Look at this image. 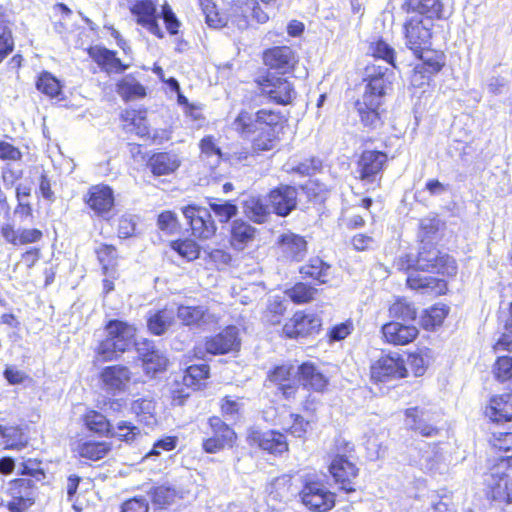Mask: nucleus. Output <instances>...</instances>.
Instances as JSON below:
<instances>
[{"label": "nucleus", "mask_w": 512, "mask_h": 512, "mask_svg": "<svg viewBox=\"0 0 512 512\" xmlns=\"http://www.w3.org/2000/svg\"><path fill=\"white\" fill-rule=\"evenodd\" d=\"M399 270L407 272L406 283L409 288L424 294H444L447 285L443 279L422 276L420 272L453 276L457 272L455 260L439 251L433 244H421L417 255L406 254L397 261Z\"/></svg>", "instance_id": "1"}, {"label": "nucleus", "mask_w": 512, "mask_h": 512, "mask_svg": "<svg viewBox=\"0 0 512 512\" xmlns=\"http://www.w3.org/2000/svg\"><path fill=\"white\" fill-rule=\"evenodd\" d=\"M367 77L369 79L365 91L361 98L356 100L354 106L361 124L374 130L383 124L381 106L389 82L382 70L375 74L368 73Z\"/></svg>", "instance_id": "2"}, {"label": "nucleus", "mask_w": 512, "mask_h": 512, "mask_svg": "<svg viewBox=\"0 0 512 512\" xmlns=\"http://www.w3.org/2000/svg\"><path fill=\"white\" fill-rule=\"evenodd\" d=\"M107 336L96 348L102 361L116 360L135 344L136 329L120 320H110L105 327Z\"/></svg>", "instance_id": "3"}, {"label": "nucleus", "mask_w": 512, "mask_h": 512, "mask_svg": "<svg viewBox=\"0 0 512 512\" xmlns=\"http://www.w3.org/2000/svg\"><path fill=\"white\" fill-rule=\"evenodd\" d=\"M512 457L501 458L485 479L486 496L498 506L512 504V478L504 469L511 465Z\"/></svg>", "instance_id": "4"}, {"label": "nucleus", "mask_w": 512, "mask_h": 512, "mask_svg": "<svg viewBox=\"0 0 512 512\" xmlns=\"http://www.w3.org/2000/svg\"><path fill=\"white\" fill-rule=\"evenodd\" d=\"M302 503L310 510L328 511L335 505V495L319 480H307L300 492Z\"/></svg>", "instance_id": "5"}, {"label": "nucleus", "mask_w": 512, "mask_h": 512, "mask_svg": "<svg viewBox=\"0 0 512 512\" xmlns=\"http://www.w3.org/2000/svg\"><path fill=\"white\" fill-rule=\"evenodd\" d=\"M432 19L411 17L404 24L405 44L413 54L421 53L430 46Z\"/></svg>", "instance_id": "6"}, {"label": "nucleus", "mask_w": 512, "mask_h": 512, "mask_svg": "<svg viewBox=\"0 0 512 512\" xmlns=\"http://www.w3.org/2000/svg\"><path fill=\"white\" fill-rule=\"evenodd\" d=\"M9 500L6 507L10 512H25L35 502V486L31 479L19 478L9 482Z\"/></svg>", "instance_id": "7"}, {"label": "nucleus", "mask_w": 512, "mask_h": 512, "mask_svg": "<svg viewBox=\"0 0 512 512\" xmlns=\"http://www.w3.org/2000/svg\"><path fill=\"white\" fill-rule=\"evenodd\" d=\"M258 84L263 94L280 105L291 103L296 96L294 86L287 77L268 73L258 80Z\"/></svg>", "instance_id": "8"}, {"label": "nucleus", "mask_w": 512, "mask_h": 512, "mask_svg": "<svg viewBox=\"0 0 512 512\" xmlns=\"http://www.w3.org/2000/svg\"><path fill=\"white\" fill-rule=\"evenodd\" d=\"M387 160V154L384 152L364 150L357 163L360 180L365 184L379 185Z\"/></svg>", "instance_id": "9"}, {"label": "nucleus", "mask_w": 512, "mask_h": 512, "mask_svg": "<svg viewBox=\"0 0 512 512\" xmlns=\"http://www.w3.org/2000/svg\"><path fill=\"white\" fill-rule=\"evenodd\" d=\"M329 472L339 488L346 493L355 492L359 469L348 456L337 454L329 465Z\"/></svg>", "instance_id": "10"}, {"label": "nucleus", "mask_w": 512, "mask_h": 512, "mask_svg": "<svg viewBox=\"0 0 512 512\" xmlns=\"http://www.w3.org/2000/svg\"><path fill=\"white\" fill-rule=\"evenodd\" d=\"M182 212L194 236L209 239L216 233L217 227L207 208L188 205L182 209Z\"/></svg>", "instance_id": "11"}, {"label": "nucleus", "mask_w": 512, "mask_h": 512, "mask_svg": "<svg viewBox=\"0 0 512 512\" xmlns=\"http://www.w3.org/2000/svg\"><path fill=\"white\" fill-rule=\"evenodd\" d=\"M406 375L404 360L398 355L383 356L371 366V377L378 382L401 379Z\"/></svg>", "instance_id": "12"}, {"label": "nucleus", "mask_w": 512, "mask_h": 512, "mask_svg": "<svg viewBox=\"0 0 512 512\" xmlns=\"http://www.w3.org/2000/svg\"><path fill=\"white\" fill-rule=\"evenodd\" d=\"M248 441L251 445H256L274 455H281L288 451L286 436L275 430L251 429L248 434Z\"/></svg>", "instance_id": "13"}, {"label": "nucleus", "mask_w": 512, "mask_h": 512, "mask_svg": "<svg viewBox=\"0 0 512 512\" xmlns=\"http://www.w3.org/2000/svg\"><path fill=\"white\" fill-rule=\"evenodd\" d=\"M250 19L263 24L269 20V14L262 9L257 0H237V7L231 18L232 24L240 30H245L249 26Z\"/></svg>", "instance_id": "14"}, {"label": "nucleus", "mask_w": 512, "mask_h": 512, "mask_svg": "<svg viewBox=\"0 0 512 512\" xmlns=\"http://www.w3.org/2000/svg\"><path fill=\"white\" fill-rule=\"evenodd\" d=\"M321 324V319L317 315L297 312L284 325L283 333L289 338L306 337L317 333Z\"/></svg>", "instance_id": "15"}, {"label": "nucleus", "mask_w": 512, "mask_h": 512, "mask_svg": "<svg viewBox=\"0 0 512 512\" xmlns=\"http://www.w3.org/2000/svg\"><path fill=\"white\" fill-rule=\"evenodd\" d=\"M85 201L99 217L106 220L112 217L111 211L114 207V194L109 186H92L88 191Z\"/></svg>", "instance_id": "16"}, {"label": "nucleus", "mask_w": 512, "mask_h": 512, "mask_svg": "<svg viewBox=\"0 0 512 512\" xmlns=\"http://www.w3.org/2000/svg\"><path fill=\"white\" fill-rule=\"evenodd\" d=\"M405 415L406 425L421 435L433 437L439 433V429L435 426V413L424 408L412 407L405 411Z\"/></svg>", "instance_id": "17"}, {"label": "nucleus", "mask_w": 512, "mask_h": 512, "mask_svg": "<svg viewBox=\"0 0 512 512\" xmlns=\"http://www.w3.org/2000/svg\"><path fill=\"white\" fill-rule=\"evenodd\" d=\"M297 190L290 185H280L268 194L273 212L281 217L288 216L297 206Z\"/></svg>", "instance_id": "18"}, {"label": "nucleus", "mask_w": 512, "mask_h": 512, "mask_svg": "<svg viewBox=\"0 0 512 512\" xmlns=\"http://www.w3.org/2000/svg\"><path fill=\"white\" fill-rule=\"evenodd\" d=\"M240 347L238 328L228 326L219 334L210 337L205 342V349L213 355L237 351Z\"/></svg>", "instance_id": "19"}, {"label": "nucleus", "mask_w": 512, "mask_h": 512, "mask_svg": "<svg viewBox=\"0 0 512 512\" xmlns=\"http://www.w3.org/2000/svg\"><path fill=\"white\" fill-rule=\"evenodd\" d=\"M264 64L269 68L285 74L291 71L297 62L295 52L288 46H277L263 53Z\"/></svg>", "instance_id": "20"}, {"label": "nucleus", "mask_w": 512, "mask_h": 512, "mask_svg": "<svg viewBox=\"0 0 512 512\" xmlns=\"http://www.w3.org/2000/svg\"><path fill=\"white\" fill-rule=\"evenodd\" d=\"M297 373V368L292 365H280L274 368L268 375V379L270 382L274 383L278 386V390H280L283 396L286 399H290L294 397L297 391V381L295 379V375Z\"/></svg>", "instance_id": "21"}, {"label": "nucleus", "mask_w": 512, "mask_h": 512, "mask_svg": "<svg viewBox=\"0 0 512 512\" xmlns=\"http://www.w3.org/2000/svg\"><path fill=\"white\" fill-rule=\"evenodd\" d=\"M414 55L421 59L422 63L414 68L411 83L413 86L419 87L424 85L425 81H418V76L421 73H428L430 76L438 73L442 69L444 61L442 54L430 50L429 47L422 50L421 53H414Z\"/></svg>", "instance_id": "22"}, {"label": "nucleus", "mask_w": 512, "mask_h": 512, "mask_svg": "<svg viewBox=\"0 0 512 512\" xmlns=\"http://www.w3.org/2000/svg\"><path fill=\"white\" fill-rule=\"evenodd\" d=\"M279 249L286 259L302 261L307 255V241L303 236L286 232L278 238Z\"/></svg>", "instance_id": "23"}, {"label": "nucleus", "mask_w": 512, "mask_h": 512, "mask_svg": "<svg viewBox=\"0 0 512 512\" xmlns=\"http://www.w3.org/2000/svg\"><path fill=\"white\" fill-rule=\"evenodd\" d=\"M104 388L111 393L123 391L131 380L128 367L112 365L105 367L100 374Z\"/></svg>", "instance_id": "24"}, {"label": "nucleus", "mask_w": 512, "mask_h": 512, "mask_svg": "<svg viewBox=\"0 0 512 512\" xmlns=\"http://www.w3.org/2000/svg\"><path fill=\"white\" fill-rule=\"evenodd\" d=\"M137 17V23L146 28L151 34L163 38L164 34L157 22L156 7L151 1H138L131 8Z\"/></svg>", "instance_id": "25"}, {"label": "nucleus", "mask_w": 512, "mask_h": 512, "mask_svg": "<svg viewBox=\"0 0 512 512\" xmlns=\"http://www.w3.org/2000/svg\"><path fill=\"white\" fill-rule=\"evenodd\" d=\"M209 425L211 428H217L218 432H226L222 434V439L209 437L203 442V449L207 453H217L226 446H232L236 439V434L232 428L223 422L219 417H211L209 419Z\"/></svg>", "instance_id": "26"}, {"label": "nucleus", "mask_w": 512, "mask_h": 512, "mask_svg": "<svg viewBox=\"0 0 512 512\" xmlns=\"http://www.w3.org/2000/svg\"><path fill=\"white\" fill-rule=\"evenodd\" d=\"M382 333L387 342L394 345H406L417 337L418 329L414 325L393 321L382 327Z\"/></svg>", "instance_id": "27"}, {"label": "nucleus", "mask_w": 512, "mask_h": 512, "mask_svg": "<svg viewBox=\"0 0 512 512\" xmlns=\"http://www.w3.org/2000/svg\"><path fill=\"white\" fill-rule=\"evenodd\" d=\"M88 54L108 74L122 73L128 68V65L123 64L116 56V52L105 47H90Z\"/></svg>", "instance_id": "28"}, {"label": "nucleus", "mask_w": 512, "mask_h": 512, "mask_svg": "<svg viewBox=\"0 0 512 512\" xmlns=\"http://www.w3.org/2000/svg\"><path fill=\"white\" fill-rule=\"evenodd\" d=\"M112 449V444L108 441H97L92 439H80L77 441L74 452L79 457L91 461H98L106 457Z\"/></svg>", "instance_id": "29"}, {"label": "nucleus", "mask_w": 512, "mask_h": 512, "mask_svg": "<svg viewBox=\"0 0 512 512\" xmlns=\"http://www.w3.org/2000/svg\"><path fill=\"white\" fill-rule=\"evenodd\" d=\"M177 317L184 325L187 326H200L202 324H211L216 321V317L204 306L180 305L177 309Z\"/></svg>", "instance_id": "30"}, {"label": "nucleus", "mask_w": 512, "mask_h": 512, "mask_svg": "<svg viewBox=\"0 0 512 512\" xmlns=\"http://www.w3.org/2000/svg\"><path fill=\"white\" fill-rule=\"evenodd\" d=\"M485 414L493 422L501 423L512 421V394L492 397Z\"/></svg>", "instance_id": "31"}, {"label": "nucleus", "mask_w": 512, "mask_h": 512, "mask_svg": "<svg viewBox=\"0 0 512 512\" xmlns=\"http://www.w3.org/2000/svg\"><path fill=\"white\" fill-rule=\"evenodd\" d=\"M230 232L232 247L241 251L254 240L256 228L242 219H236L232 222Z\"/></svg>", "instance_id": "32"}, {"label": "nucleus", "mask_w": 512, "mask_h": 512, "mask_svg": "<svg viewBox=\"0 0 512 512\" xmlns=\"http://www.w3.org/2000/svg\"><path fill=\"white\" fill-rule=\"evenodd\" d=\"M299 375L298 381L305 388H310L315 391H323L327 386V378L311 363H303L297 367Z\"/></svg>", "instance_id": "33"}, {"label": "nucleus", "mask_w": 512, "mask_h": 512, "mask_svg": "<svg viewBox=\"0 0 512 512\" xmlns=\"http://www.w3.org/2000/svg\"><path fill=\"white\" fill-rule=\"evenodd\" d=\"M402 7L408 13L416 12L418 16L427 19L442 18L443 6L440 0H407Z\"/></svg>", "instance_id": "34"}, {"label": "nucleus", "mask_w": 512, "mask_h": 512, "mask_svg": "<svg viewBox=\"0 0 512 512\" xmlns=\"http://www.w3.org/2000/svg\"><path fill=\"white\" fill-rule=\"evenodd\" d=\"M148 166L156 176L168 175L179 168L180 160L176 154L161 152L154 154L149 159Z\"/></svg>", "instance_id": "35"}, {"label": "nucleus", "mask_w": 512, "mask_h": 512, "mask_svg": "<svg viewBox=\"0 0 512 512\" xmlns=\"http://www.w3.org/2000/svg\"><path fill=\"white\" fill-rule=\"evenodd\" d=\"M175 312L172 309H161L149 312L147 317L148 330L154 335H163L174 324Z\"/></svg>", "instance_id": "36"}, {"label": "nucleus", "mask_w": 512, "mask_h": 512, "mask_svg": "<svg viewBox=\"0 0 512 512\" xmlns=\"http://www.w3.org/2000/svg\"><path fill=\"white\" fill-rule=\"evenodd\" d=\"M252 138L251 149L254 153H261L273 150L278 142L279 135L273 132V129H264L262 126L255 127Z\"/></svg>", "instance_id": "37"}, {"label": "nucleus", "mask_w": 512, "mask_h": 512, "mask_svg": "<svg viewBox=\"0 0 512 512\" xmlns=\"http://www.w3.org/2000/svg\"><path fill=\"white\" fill-rule=\"evenodd\" d=\"M116 91L125 101L143 98L146 95L145 87L132 75H126L116 85Z\"/></svg>", "instance_id": "38"}, {"label": "nucleus", "mask_w": 512, "mask_h": 512, "mask_svg": "<svg viewBox=\"0 0 512 512\" xmlns=\"http://www.w3.org/2000/svg\"><path fill=\"white\" fill-rule=\"evenodd\" d=\"M245 215L257 224L264 223L269 216V208L263 200L256 196H249L243 203Z\"/></svg>", "instance_id": "39"}, {"label": "nucleus", "mask_w": 512, "mask_h": 512, "mask_svg": "<svg viewBox=\"0 0 512 512\" xmlns=\"http://www.w3.org/2000/svg\"><path fill=\"white\" fill-rule=\"evenodd\" d=\"M269 496L275 501H286L294 495L295 490L292 488V477L290 475H282L275 478L267 488Z\"/></svg>", "instance_id": "40"}, {"label": "nucleus", "mask_w": 512, "mask_h": 512, "mask_svg": "<svg viewBox=\"0 0 512 512\" xmlns=\"http://www.w3.org/2000/svg\"><path fill=\"white\" fill-rule=\"evenodd\" d=\"M331 266L322 259L315 257L309 263L302 266L300 273L317 280L319 283H326L330 275Z\"/></svg>", "instance_id": "41"}, {"label": "nucleus", "mask_w": 512, "mask_h": 512, "mask_svg": "<svg viewBox=\"0 0 512 512\" xmlns=\"http://www.w3.org/2000/svg\"><path fill=\"white\" fill-rule=\"evenodd\" d=\"M131 411L136 415L138 421L146 426L156 424L155 404L149 399H137L131 404Z\"/></svg>", "instance_id": "42"}, {"label": "nucleus", "mask_w": 512, "mask_h": 512, "mask_svg": "<svg viewBox=\"0 0 512 512\" xmlns=\"http://www.w3.org/2000/svg\"><path fill=\"white\" fill-rule=\"evenodd\" d=\"M200 149H201V159L205 161L211 169L217 167L222 158V152L220 148L216 145L215 139L213 136H205L200 141Z\"/></svg>", "instance_id": "43"}, {"label": "nucleus", "mask_w": 512, "mask_h": 512, "mask_svg": "<svg viewBox=\"0 0 512 512\" xmlns=\"http://www.w3.org/2000/svg\"><path fill=\"white\" fill-rule=\"evenodd\" d=\"M209 376V366L206 364L191 365L186 368L182 381L187 388L199 389L202 382Z\"/></svg>", "instance_id": "44"}, {"label": "nucleus", "mask_w": 512, "mask_h": 512, "mask_svg": "<svg viewBox=\"0 0 512 512\" xmlns=\"http://www.w3.org/2000/svg\"><path fill=\"white\" fill-rule=\"evenodd\" d=\"M0 436L4 439L5 448L8 449H21L28 442L20 427L0 425Z\"/></svg>", "instance_id": "45"}, {"label": "nucleus", "mask_w": 512, "mask_h": 512, "mask_svg": "<svg viewBox=\"0 0 512 512\" xmlns=\"http://www.w3.org/2000/svg\"><path fill=\"white\" fill-rule=\"evenodd\" d=\"M208 204L220 223H227L238 213V207L231 201L211 199Z\"/></svg>", "instance_id": "46"}, {"label": "nucleus", "mask_w": 512, "mask_h": 512, "mask_svg": "<svg viewBox=\"0 0 512 512\" xmlns=\"http://www.w3.org/2000/svg\"><path fill=\"white\" fill-rule=\"evenodd\" d=\"M14 49V39L10 21L0 14V63Z\"/></svg>", "instance_id": "47"}, {"label": "nucleus", "mask_w": 512, "mask_h": 512, "mask_svg": "<svg viewBox=\"0 0 512 512\" xmlns=\"http://www.w3.org/2000/svg\"><path fill=\"white\" fill-rule=\"evenodd\" d=\"M281 121V114L272 110L261 109L255 115V127L262 126L267 130L273 129V132L278 135L282 129Z\"/></svg>", "instance_id": "48"}, {"label": "nucleus", "mask_w": 512, "mask_h": 512, "mask_svg": "<svg viewBox=\"0 0 512 512\" xmlns=\"http://www.w3.org/2000/svg\"><path fill=\"white\" fill-rule=\"evenodd\" d=\"M148 494L151 497L152 503L158 508H165L171 505L177 497L176 489L165 485L151 488Z\"/></svg>", "instance_id": "49"}, {"label": "nucleus", "mask_w": 512, "mask_h": 512, "mask_svg": "<svg viewBox=\"0 0 512 512\" xmlns=\"http://www.w3.org/2000/svg\"><path fill=\"white\" fill-rule=\"evenodd\" d=\"M84 420L86 427L94 433L108 435L111 432L110 422L103 414L97 411L87 413Z\"/></svg>", "instance_id": "50"}, {"label": "nucleus", "mask_w": 512, "mask_h": 512, "mask_svg": "<svg viewBox=\"0 0 512 512\" xmlns=\"http://www.w3.org/2000/svg\"><path fill=\"white\" fill-rule=\"evenodd\" d=\"M449 308L444 304H436L425 311L422 317L423 326L426 329H434L440 326L448 314Z\"/></svg>", "instance_id": "51"}, {"label": "nucleus", "mask_w": 512, "mask_h": 512, "mask_svg": "<svg viewBox=\"0 0 512 512\" xmlns=\"http://www.w3.org/2000/svg\"><path fill=\"white\" fill-rule=\"evenodd\" d=\"M171 248L176 251L179 256L188 261L195 260L199 257L200 248L192 239H180L171 242Z\"/></svg>", "instance_id": "52"}, {"label": "nucleus", "mask_w": 512, "mask_h": 512, "mask_svg": "<svg viewBox=\"0 0 512 512\" xmlns=\"http://www.w3.org/2000/svg\"><path fill=\"white\" fill-rule=\"evenodd\" d=\"M36 87L43 94L51 98H57L61 94L59 81L48 72H44L40 75L36 82Z\"/></svg>", "instance_id": "53"}, {"label": "nucleus", "mask_w": 512, "mask_h": 512, "mask_svg": "<svg viewBox=\"0 0 512 512\" xmlns=\"http://www.w3.org/2000/svg\"><path fill=\"white\" fill-rule=\"evenodd\" d=\"M255 117L247 111H241L232 123V128L241 136L248 137L255 129Z\"/></svg>", "instance_id": "54"}, {"label": "nucleus", "mask_w": 512, "mask_h": 512, "mask_svg": "<svg viewBox=\"0 0 512 512\" xmlns=\"http://www.w3.org/2000/svg\"><path fill=\"white\" fill-rule=\"evenodd\" d=\"M316 289L305 283H297L286 291L287 296L295 303H305L313 299Z\"/></svg>", "instance_id": "55"}, {"label": "nucleus", "mask_w": 512, "mask_h": 512, "mask_svg": "<svg viewBox=\"0 0 512 512\" xmlns=\"http://www.w3.org/2000/svg\"><path fill=\"white\" fill-rule=\"evenodd\" d=\"M142 362L147 374H155L165 369L167 365V358L158 349L155 352H152L148 357L144 358Z\"/></svg>", "instance_id": "56"}, {"label": "nucleus", "mask_w": 512, "mask_h": 512, "mask_svg": "<svg viewBox=\"0 0 512 512\" xmlns=\"http://www.w3.org/2000/svg\"><path fill=\"white\" fill-rule=\"evenodd\" d=\"M17 473L20 475H27L34 478L36 481H41L45 478V473L41 467V462L36 459H28L21 462L17 467Z\"/></svg>", "instance_id": "57"}, {"label": "nucleus", "mask_w": 512, "mask_h": 512, "mask_svg": "<svg viewBox=\"0 0 512 512\" xmlns=\"http://www.w3.org/2000/svg\"><path fill=\"white\" fill-rule=\"evenodd\" d=\"M493 373L499 381H507L512 378V357L499 356L494 364Z\"/></svg>", "instance_id": "58"}, {"label": "nucleus", "mask_w": 512, "mask_h": 512, "mask_svg": "<svg viewBox=\"0 0 512 512\" xmlns=\"http://www.w3.org/2000/svg\"><path fill=\"white\" fill-rule=\"evenodd\" d=\"M440 221L435 217H427L423 218L419 224V237L421 239V244H426L430 242V239L437 233L439 230Z\"/></svg>", "instance_id": "59"}, {"label": "nucleus", "mask_w": 512, "mask_h": 512, "mask_svg": "<svg viewBox=\"0 0 512 512\" xmlns=\"http://www.w3.org/2000/svg\"><path fill=\"white\" fill-rule=\"evenodd\" d=\"M370 51L375 58L382 59L393 67H396L394 63V49L385 41L379 40L372 44Z\"/></svg>", "instance_id": "60"}, {"label": "nucleus", "mask_w": 512, "mask_h": 512, "mask_svg": "<svg viewBox=\"0 0 512 512\" xmlns=\"http://www.w3.org/2000/svg\"><path fill=\"white\" fill-rule=\"evenodd\" d=\"M389 311L393 317L402 319L403 321L414 320L416 318L414 306L404 301L394 303Z\"/></svg>", "instance_id": "61"}, {"label": "nucleus", "mask_w": 512, "mask_h": 512, "mask_svg": "<svg viewBox=\"0 0 512 512\" xmlns=\"http://www.w3.org/2000/svg\"><path fill=\"white\" fill-rule=\"evenodd\" d=\"M140 434L139 427L133 425L131 422L120 421L118 422L115 431L112 433L113 436L119 438L122 441L130 442Z\"/></svg>", "instance_id": "62"}, {"label": "nucleus", "mask_w": 512, "mask_h": 512, "mask_svg": "<svg viewBox=\"0 0 512 512\" xmlns=\"http://www.w3.org/2000/svg\"><path fill=\"white\" fill-rule=\"evenodd\" d=\"M441 458V454L434 447L422 453L419 459V465L423 470L433 471L439 468Z\"/></svg>", "instance_id": "63"}, {"label": "nucleus", "mask_w": 512, "mask_h": 512, "mask_svg": "<svg viewBox=\"0 0 512 512\" xmlns=\"http://www.w3.org/2000/svg\"><path fill=\"white\" fill-rule=\"evenodd\" d=\"M148 500L144 496H136L125 501L121 506V512H148Z\"/></svg>", "instance_id": "64"}]
</instances>
